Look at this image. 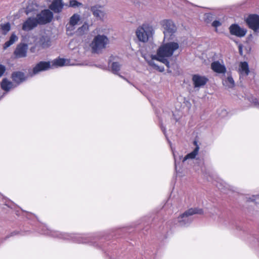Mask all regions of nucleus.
<instances>
[{
  "label": "nucleus",
  "instance_id": "nucleus-1",
  "mask_svg": "<svg viewBox=\"0 0 259 259\" xmlns=\"http://www.w3.org/2000/svg\"><path fill=\"white\" fill-rule=\"evenodd\" d=\"M179 48V45L176 42H169L161 45L157 51L156 55L153 56L155 58L164 64L167 67H169V62L167 58L170 57L174 52Z\"/></svg>",
  "mask_w": 259,
  "mask_h": 259
},
{
  "label": "nucleus",
  "instance_id": "nucleus-2",
  "mask_svg": "<svg viewBox=\"0 0 259 259\" xmlns=\"http://www.w3.org/2000/svg\"><path fill=\"white\" fill-rule=\"evenodd\" d=\"M203 210L200 208H190L180 215L177 219V223L182 227L188 226L193 221L192 215L194 214H202Z\"/></svg>",
  "mask_w": 259,
  "mask_h": 259
},
{
  "label": "nucleus",
  "instance_id": "nucleus-3",
  "mask_svg": "<svg viewBox=\"0 0 259 259\" xmlns=\"http://www.w3.org/2000/svg\"><path fill=\"white\" fill-rule=\"evenodd\" d=\"M154 33V29L152 26L144 24L139 26L136 30V33L139 41L146 42L152 37Z\"/></svg>",
  "mask_w": 259,
  "mask_h": 259
},
{
  "label": "nucleus",
  "instance_id": "nucleus-4",
  "mask_svg": "<svg viewBox=\"0 0 259 259\" xmlns=\"http://www.w3.org/2000/svg\"><path fill=\"white\" fill-rule=\"evenodd\" d=\"M55 235L54 236L63 238L64 239H73L75 241L79 243H86L91 241L90 237H87L84 235L81 234H68L66 233H61L58 232H54Z\"/></svg>",
  "mask_w": 259,
  "mask_h": 259
},
{
  "label": "nucleus",
  "instance_id": "nucleus-5",
  "mask_svg": "<svg viewBox=\"0 0 259 259\" xmlns=\"http://www.w3.org/2000/svg\"><path fill=\"white\" fill-rule=\"evenodd\" d=\"M165 37L172 36L177 30V27L174 22L170 19H164L160 21Z\"/></svg>",
  "mask_w": 259,
  "mask_h": 259
},
{
  "label": "nucleus",
  "instance_id": "nucleus-6",
  "mask_svg": "<svg viewBox=\"0 0 259 259\" xmlns=\"http://www.w3.org/2000/svg\"><path fill=\"white\" fill-rule=\"evenodd\" d=\"M39 25H44L50 23L53 18V13L49 10H44L37 14L35 17Z\"/></svg>",
  "mask_w": 259,
  "mask_h": 259
},
{
  "label": "nucleus",
  "instance_id": "nucleus-7",
  "mask_svg": "<svg viewBox=\"0 0 259 259\" xmlns=\"http://www.w3.org/2000/svg\"><path fill=\"white\" fill-rule=\"evenodd\" d=\"M245 22L249 28L254 32H259V15L250 14L245 19Z\"/></svg>",
  "mask_w": 259,
  "mask_h": 259
},
{
  "label": "nucleus",
  "instance_id": "nucleus-8",
  "mask_svg": "<svg viewBox=\"0 0 259 259\" xmlns=\"http://www.w3.org/2000/svg\"><path fill=\"white\" fill-rule=\"evenodd\" d=\"M51 68V64L50 62L40 61L33 67L32 72H29V74L30 76H32L40 72L47 70Z\"/></svg>",
  "mask_w": 259,
  "mask_h": 259
},
{
  "label": "nucleus",
  "instance_id": "nucleus-9",
  "mask_svg": "<svg viewBox=\"0 0 259 259\" xmlns=\"http://www.w3.org/2000/svg\"><path fill=\"white\" fill-rule=\"evenodd\" d=\"M229 29L231 35H235L238 37H242L244 36L247 33V30L245 28L241 27L237 24H233L231 25Z\"/></svg>",
  "mask_w": 259,
  "mask_h": 259
},
{
  "label": "nucleus",
  "instance_id": "nucleus-10",
  "mask_svg": "<svg viewBox=\"0 0 259 259\" xmlns=\"http://www.w3.org/2000/svg\"><path fill=\"white\" fill-rule=\"evenodd\" d=\"M39 25L35 17H30L23 24L22 29L25 31L32 30Z\"/></svg>",
  "mask_w": 259,
  "mask_h": 259
},
{
  "label": "nucleus",
  "instance_id": "nucleus-11",
  "mask_svg": "<svg viewBox=\"0 0 259 259\" xmlns=\"http://www.w3.org/2000/svg\"><path fill=\"white\" fill-rule=\"evenodd\" d=\"M27 50L28 47L27 45L21 44L17 46L14 51V54L17 58H24L27 56Z\"/></svg>",
  "mask_w": 259,
  "mask_h": 259
},
{
  "label": "nucleus",
  "instance_id": "nucleus-12",
  "mask_svg": "<svg viewBox=\"0 0 259 259\" xmlns=\"http://www.w3.org/2000/svg\"><path fill=\"white\" fill-rule=\"evenodd\" d=\"M211 69L215 73L224 74L227 69L224 63L219 61H215L211 63Z\"/></svg>",
  "mask_w": 259,
  "mask_h": 259
},
{
  "label": "nucleus",
  "instance_id": "nucleus-13",
  "mask_svg": "<svg viewBox=\"0 0 259 259\" xmlns=\"http://www.w3.org/2000/svg\"><path fill=\"white\" fill-rule=\"evenodd\" d=\"M109 43V39L107 36L98 34V54L105 49Z\"/></svg>",
  "mask_w": 259,
  "mask_h": 259
},
{
  "label": "nucleus",
  "instance_id": "nucleus-14",
  "mask_svg": "<svg viewBox=\"0 0 259 259\" xmlns=\"http://www.w3.org/2000/svg\"><path fill=\"white\" fill-rule=\"evenodd\" d=\"M192 81L195 88H200L207 83L208 79L205 76L195 74L192 77Z\"/></svg>",
  "mask_w": 259,
  "mask_h": 259
},
{
  "label": "nucleus",
  "instance_id": "nucleus-15",
  "mask_svg": "<svg viewBox=\"0 0 259 259\" xmlns=\"http://www.w3.org/2000/svg\"><path fill=\"white\" fill-rule=\"evenodd\" d=\"M13 81L17 85L20 84L27 79V76L24 73L21 71H15L12 74Z\"/></svg>",
  "mask_w": 259,
  "mask_h": 259
},
{
  "label": "nucleus",
  "instance_id": "nucleus-16",
  "mask_svg": "<svg viewBox=\"0 0 259 259\" xmlns=\"http://www.w3.org/2000/svg\"><path fill=\"white\" fill-rule=\"evenodd\" d=\"M39 6L34 1H29L28 2L25 12L27 15L35 14L38 11Z\"/></svg>",
  "mask_w": 259,
  "mask_h": 259
},
{
  "label": "nucleus",
  "instance_id": "nucleus-17",
  "mask_svg": "<svg viewBox=\"0 0 259 259\" xmlns=\"http://www.w3.org/2000/svg\"><path fill=\"white\" fill-rule=\"evenodd\" d=\"M80 19V16L78 14H73L70 17L69 24L67 25V30H73L75 29L74 26L77 24Z\"/></svg>",
  "mask_w": 259,
  "mask_h": 259
},
{
  "label": "nucleus",
  "instance_id": "nucleus-18",
  "mask_svg": "<svg viewBox=\"0 0 259 259\" xmlns=\"http://www.w3.org/2000/svg\"><path fill=\"white\" fill-rule=\"evenodd\" d=\"M63 7L62 0H53L49 8L56 13L61 12Z\"/></svg>",
  "mask_w": 259,
  "mask_h": 259
},
{
  "label": "nucleus",
  "instance_id": "nucleus-19",
  "mask_svg": "<svg viewBox=\"0 0 259 259\" xmlns=\"http://www.w3.org/2000/svg\"><path fill=\"white\" fill-rule=\"evenodd\" d=\"M238 71L240 77L247 76L249 73L247 62H241L239 65Z\"/></svg>",
  "mask_w": 259,
  "mask_h": 259
},
{
  "label": "nucleus",
  "instance_id": "nucleus-20",
  "mask_svg": "<svg viewBox=\"0 0 259 259\" xmlns=\"http://www.w3.org/2000/svg\"><path fill=\"white\" fill-rule=\"evenodd\" d=\"M116 59L115 57L111 56L109 62L111 63L113 61L111 65L112 72L115 74H118V72L120 70L121 65L116 61Z\"/></svg>",
  "mask_w": 259,
  "mask_h": 259
},
{
  "label": "nucleus",
  "instance_id": "nucleus-21",
  "mask_svg": "<svg viewBox=\"0 0 259 259\" xmlns=\"http://www.w3.org/2000/svg\"><path fill=\"white\" fill-rule=\"evenodd\" d=\"M15 87V86H14V84L8 79L4 78L2 80L1 82V88L3 90L9 91L11 89L14 88Z\"/></svg>",
  "mask_w": 259,
  "mask_h": 259
},
{
  "label": "nucleus",
  "instance_id": "nucleus-22",
  "mask_svg": "<svg viewBox=\"0 0 259 259\" xmlns=\"http://www.w3.org/2000/svg\"><path fill=\"white\" fill-rule=\"evenodd\" d=\"M194 144L195 145H196V147L194 149V150L191 152V153L188 154L183 159V162H184L186 160L189 159H194L196 157V156L198 154L199 147V146L197 144V142L194 141Z\"/></svg>",
  "mask_w": 259,
  "mask_h": 259
},
{
  "label": "nucleus",
  "instance_id": "nucleus-23",
  "mask_svg": "<svg viewBox=\"0 0 259 259\" xmlns=\"http://www.w3.org/2000/svg\"><path fill=\"white\" fill-rule=\"evenodd\" d=\"M222 83L227 88H233L235 85V82L231 75H229L226 78L223 79Z\"/></svg>",
  "mask_w": 259,
  "mask_h": 259
},
{
  "label": "nucleus",
  "instance_id": "nucleus-24",
  "mask_svg": "<svg viewBox=\"0 0 259 259\" xmlns=\"http://www.w3.org/2000/svg\"><path fill=\"white\" fill-rule=\"evenodd\" d=\"M18 39V38L17 36L14 33H12L10 37L9 40L4 44L3 46V49L4 50H6L8 48L17 41Z\"/></svg>",
  "mask_w": 259,
  "mask_h": 259
},
{
  "label": "nucleus",
  "instance_id": "nucleus-25",
  "mask_svg": "<svg viewBox=\"0 0 259 259\" xmlns=\"http://www.w3.org/2000/svg\"><path fill=\"white\" fill-rule=\"evenodd\" d=\"M51 43L50 38L47 36H41L39 40V45L44 48L50 46Z\"/></svg>",
  "mask_w": 259,
  "mask_h": 259
},
{
  "label": "nucleus",
  "instance_id": "nucleus-26",
  "mask_svg": "<svg viewBox=\"0 0 259 259\" xmlns=\"http://www.w3.org/2000/svg\"><path fill=\"white\" fill-rule=\"evenodd\" d=\"M107 19V11L105 9H98V20L104 21Z\"/></svg>",
  "mask_w": 259,
  "mask_h": 259
},
{
  "label": "nucleus",
  "instance_id": "nucleus-27",
  "mask_svg": "<svg viewBox=\"0 0 259 259\" xmlns=\"http://www.w3.org/2000/svg\"><path fill=\"white\" fill-rule=\"evenodd\" d=\"M154 55H152L151 56V59L150 60L148 61V63L150 66H152L154 68L156 69V70H158L160 72H162L164 71V67H160L157 65L154 62V60H157L155 58H153V56Z\"/></svg>",
  "mask_w": 259,
  "mask_h": 259
},
{
  "label": "nucleus",
  "instance_id": "nucleus-28",
  "mask_svg": "<svg viewBox=\"0 0 259 259\" xmlns=\"http://www.w3.org/2000/svg\"><path fill=\"white\" fill-rule=\"evenodd\" d=\"M67 60L64 59H58L54 60V61L52 62V66H63L64 65H67L66 62Z\"/></svg>",
  "mask_w": 259,
  "mask_h": 259
},
{
  "label": "nucleus",
  "instance_id": "nucleus-29",
  "mask_svg": "<svg viewBox=\"0 0 259 259\" xmlns=\"http://www.w3.org/2000/svg\"><path fill=\"white\" fill-rule=\"evenodd\" d=\"M1 29L3 31V33L6 35L11 29L10 24L8 22L1 25Z\"/></svg>",
  "mask_w": 259,
  "mask_h": 259
},
{
  "label": "nucleus",
  "instance_id": "nucleus-30",
  "mask_svg": "<svg viewBox=\"0 0 259 259\" xmlns=\"http://www.w3.org/2000/svg\"><path fill=\"white\" fill-rule=\"evenodd\" d=\"M92 52L96 53L97 52V36H95L93 42L90 45Z\"/></svg>",
  "mask_w": 259,
  "mask_h": 259
},
{
  "label": "nucleus",
  "instance_id": "nucleus-31",
  "mask_svg": "<svg viewBox=\"0 0 259 259\" xmlns=\"http://www.w3.org/2000/svg\"><path fill=\"white\" fill-rule=\"evenodd\" d=\"M82 6V4L76 0H71L69 2V7L75 8Z\"/></svg>",
  "mask_w": 259,
  "mask_h": 259
},
{
  "label": "nucleus",
  "instance_id": "nucleus-32",
  "mask_svg": "<svg viewBox=\"0 0 259 259\" xmlns=\"http://www.w3.org/2000/svg\"><path fill=\"white\" fill-rule=\"evenodd\" d=\"M249 101L253 103L254 105L257 108H259V103H258L257 100L256 98H254L253 97H250L249 98Z\"/></svg>",
  "mask_w": 259,
  "mask_h": 259
},
{
  "label": "nucleus",
  "instance_id": "nucleus-33",
  "mask_svg": "<svg viewBox=\"0 0 259 259\" xmlns=\"http://www.w3.org/2000/svg\"><path fill=\"white\" fill-rule=\"evenodd\" d=\"M98 4V9H104L103 7L107 3V0H99Z\"/></svg>",
  "mask_w": 259,
  "mask_h": 259
},
{
  "label": "nucleus",
  "instance_id": "nucleus-34",
  "mask_svg": "<svg viewBox=\"0 0 259 259\" xmlns=\"http://www.w3.org/2000/svg\"><path fill=\"white\" fill-rule=\"evenodd\" d=\"M6 71V66L4 65L0 64V78L4 75Z\"/></svg>",
  "mask_w": 259,
  "mask_h": 259
},
{
  "label": "nucleus",
  "instance_id": "nucleus-35",
  "mask_svg": "<svg viewBox=\"0 0 259 259\" xmlns=\"http://www.w3.org/2000/svg\"><path fill=\"white\" fill-rule=\"evenodd\" d=\"M259 198L258 195H253L251 197H247L246 199L248 201H254L257 200Z\"/></svg>",
  "mask_w": 259,
  "mask_h": 259
},
{
  "label": "nucleus",
  "instance_id": "nucleus-36",
  "mask_svg": "<svg viewBox=\"0 0 259 259\" xmlns=\"http://www.w3.org/2000/svg\"><path fill=\"white\" fill-rule=\"evenodd\" d=\"M86 29V27L84 25L82 26L81 27H79L77 29V32L79 34H82L84 32V30Z\"/></svg>",
  "mask_w": 259,
  "mask_h": 259
},
{
  "label": "nucleus",
  "instance_id": "nucleus-37",
  "mask_svg": "<svg viewBox=\"0 0 259 259\" xmlns=\"http://www.w3.org/2000/svg\"><path fill=\"white\" fill-rule=\"evenodd\" d=\"M222 23L218 20L214 21L212 23V26L214 27L217 28L221 25Z\"/></svg>",
  "mask_w": 259,
  "mask_h": 259
},
{
  "label": "nucleus",
  "instance_id": "nucleus-38",
  "mask_svg": "<svg viewBox=\"0 0 259 259\" xmlns=\"http://www.w3.org/2000/svg\"><path fill=\"white\" fill-rule=\"evenodd\" d=\"M172 154H173V156H174V159H175V169L177 171V170H178V162H177V159L176 158V155H175V153H174V152L172 149Z\"/></svg>",
  "mask_w": 259,
  "mask_h": 259
},
{
  "label": "nucleus",
  "instance_id": "nucleus-39",
  "mask_svg": "<svg viewBox=\"0 0 259 259\" xmlns=\"http://www.w3.org/2000/svg\"><path fill=\"white\" fill-rule=\"evenodd\" d=\"M91 11L93 12L94 15L97 17V7L96 6L92 7L91 8Z\"/></svg>",
  "mask_w": 259,
  "mask_h": 259
},
{
  "label": "nucleus",
  "instance_id": "nucleus-40",
  "mask_svg": "<svg viewBox=\"0 0 259 259\" xmlns=\"http://www.w3.org/2000/svg\"><path fill=\"white\" fill-rule=\"evenodd\" d=\"M238 48H239V54L241 55H242V54H243V50H242L243 46H242V45L241 44H239Z\"/></svg>",
  "mask_w": 259,
  "mask_h": 259
},
{
  "label": "nucleus",
  "instance_id": "nucleus-41",
  "mask_svg": "<svg viewBox=\"0 0 259 259\" xmlns=\"http://www.w3.org/2000/svg\"><path fill=\"white\" fill-rule=\"evenodd\" d=\"M223 185L224 188H228L229 187H230V186L224 182H223Z\"/></svg>",
  "mask_w": 259,
  "mask_h": 259
},
{
  "label": "nucleus",
  "instance_id": "nucleus-42",
  "mask_svg": "<svg viewBox=\"0 0 259 259\" xmlns=\"http://www.w3.org/2000/svg\"><path fill=\"white\" fill-rule=\"evenodd\" d=\"M119 76L121 78H122L124 79V78L122 76H121V75H119Z\"/></svg>",
  "mask_w": 259,
  "mask_h": 259
},
{
  "label": "nucleus",
  "instance_id": "nucleus-43",
  "mask_svg": "<svg viewBox=\"0 0 259 259\" xmlns=\"http://www.w3.org/2000/svg\"><path fill=\"white\" fill-rule=\"evenodd\" d=\"M218 187L219 188V189H223V188H221L220 186H218Z\"/></svg>",
  "mask_w": 259,
  "mask_h": 259
},
{
  "label": "nucleus",
  "instance_id": "nucleus-44",
  "mask_svg": "<svg viewBox=\"0 0 259 259\" xmlns=\"http://www.w3.org/2000/svg\"><path fill=\"white\" fill-rule=\"evenodd\" d=\"M179 158H180V160H181V158H182V157H181V156H180V157H179Z\"/></svg>",
  "mask_w": 259,
  "mask_h": 259
}]
</instances>
